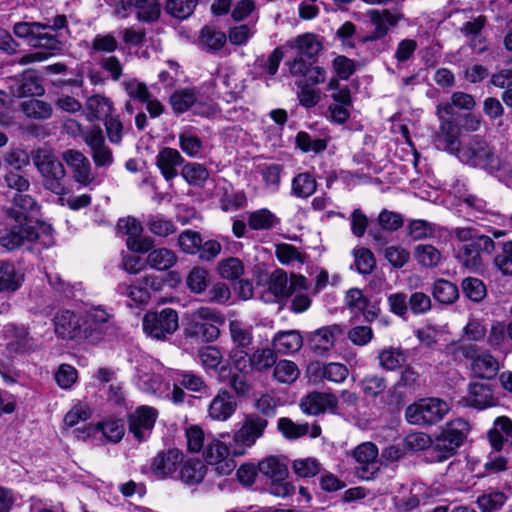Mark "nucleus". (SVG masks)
I'll return each mask as SVG.
<instances>
[{"label":"nucleus","mask_w":512,"mask_h":512,"mask_svg":"<svg viewBox=\"0 0 512 512\" xmlns=\"http://www.w3.org/2000/svg\"><path fill=\"white\" fill-rule=\"evenodd\" d=\"M40 210L41 205L33 196L25 193L16 194L7 213L10 229L0 231V245L7 250H14L24 241L40 239L39 230L45 234L43 244H52L51 227L37 220Z\"/></svg>","instance_id":"nucleus-1"},{"label":"nucleus","mask_w":512,"mask_h":512,"mask_svg":"<svg viewBox=\"0 0 512 512\" xmlns=\"http://www.w3.org/2000/svg\"><path fill=\"white\" fill-rule=\"evenodd\" d=\"M463 164L485 170L500 181L512 179V164L506 157L497 155L494 148L478 136L462 143L456 156Z\"/></svg>","instance_id":"nucleus-2"},{"label":"nucleus","mask_w":512,"mask_h":512,"mask_svg":"<svg viewBox=\"0 0 512 512\" xmlns=\"http://www.w3.org/2000/svg\"><path fill=\"white\" fill-rule=\"evenodd\" d=\"M118 332L113 313L103 307H91L82 313L83 343L95 345L115 337Z\"/></svg>","instance_id":"nucleus-3"},{"label":"nucleus","mask_w":512,"mask_h":512,"mask_svg":"<svg viewBox=\"0 0 512 512\" xmlns=\"http://www.w3.org/2000/svg\"><path fill=\"white\" fill-rule=\"evenodd\" d=\"M32 161L43 179V187L50 192L63 196L68 190L64 184L66 171L53 150L38 148L32 153Z\"/></svg>","instance_id":"nucleus-4"},{"label":"nucleus","mask_w":512,"mask_h":512,"mask_svg":"<svg viewBox=\"0 0 512 512\" xmlns=\"http://www.w3.org/2000/svg\"><path fill=\"white\" fill-rule=\"evenodd\" d=\"M322 49L316 36L310 33L302 34L283 45L285 53L291 54V59L285 65L292 76H305L310 64L306 59L314 58Z\"/></svg>","instance_id":"nucleus-5"},{"label":"nucleus","mask_w":512,"mask_h":512,"mask_svg":"<svg viewBox=\"0 0 512 512\" xmlns=\"http://www.w3.org/2000/svg\"><path fill=\"white\" fill-rule=\"evenodd\" d=\"M173 370L154 359H147L137 369V387L147 394L168 398Z\"/></svg>","instance_id":"nucleus-6"},{"label":"nucleus","mask_w":512,"mask_h":512,"mask_svg":"<svg viewBox=\"0 0 512 512\" xmlns=\"http://www.w3.org/2000/svg\"><path fill=\"white\" fill-rule=\"evenodd\" d=\"M223 321L222 315L216 310L200 307L191 314L185 335L201 342H213L220 334L218 326Z\"/></svg>","instance_id":"nucleus-7"},{"label":"nucleus","mask_w":512,"mask_h":512,"mask_svg":"<svg viewBox=\"0 0 512 512\" xmlns=\"http://www.w3.org/2000/svg\"><path fill=\"white\" fill-rule=\"evenodd\" d=\"M486 335L485 325L477 319H470L464 326L460 339L446 345L445 353L455 360H460L461 357L473 358L478 351L476 344L483 342Z\"/></svg>","instance_id":"nucleus-8"},{"label":"nucleus","mask_w":512,"mask_h":512,"mask_svg":"<svg viewBox=\"0 0 512 512\" xmlns=\"http://www.w3.org/2000/svg\"><path fill=\"white\" fill-rule=\"evenodd\" d=\"M142 326L147 336L156 340H166L179 328L178 313L172 308L147 312L143 317Z\"/></svg>","instance_id":"nucleus-9"},{"label":"nucleus","mask_w":512,"mask_h":512,"mask_svg":"<svg viewBox=\"0 0 512 512\" xmlns=\"http://www.w3.org/2000/svg\"><path fill=\"white\" fill-rule=\"evenodd\" d=\"M450 407L439 398H424L409 405L405 411L407 421L415 425L434 424L444 418Z\"/></svg>","instance_id":"nucleus-10"},{"label":"nucleus","mask_w":512,"mask_h":512,"mask_svg":"<svg viewBox=\"0 0 512 512\" xmlns=\"http://www.w3.org/2000/svg\"><path fill=\"white\" fill-rule=\"evenodd\" d=\"M170 104L173 111L178 114L192 109L195 114L208 117L216 112L213 101L201 95L195 88L175 91L170 97Z\"/></svg>","instance_id":"nucleus-11"},{"label":"nucleus","mask_w":512,"mask_h":512,"mask_svg":"<svg viewBox=\"0 0 512 512\" xmlns=\"http://www.w3.org/2000/svg\"><path fill=\"white\" fill-rule=\"evenodd\" d=\"M226 434L219 437L208 436L203 450V457L209 465L215 466L217 472L222 475H229L236 467L232 455V443L228 446L224 438Z\"/></svg>","instance_id":"nucleus-12"},{"label":"nucleus","mask_w":512,"mask_h":512,"mask_svg":"<svg viewBox=\"0 0 512 512\" xmlns=\"http://www.w3.org/2000/svg\"><path fill=\"white\" fill-rule=\"evenodd\" d=\"M267 420L255 415H248L232 439V455L243 456L257 439L262 437Z\"/></svg>","instance_id":"nucleus-13"},{"label":"nucleus","mask_w":512,"mask_h":512,"mask_svg":"<svg viewBox=\"0 0 512 512\" xmlns=\"http://www.w3.org/2000/svg\"><path fill=\"white\" fill-rule=\"evenodd\" d=\"M14 34L25 38L35 47H43L52 51H59L62 42L53 33L47 31V26L39 22H18L13 27Z\"/></svg>","instance_id":"nucleus-14"},{"label":"nucleus","mask_w":512,"mask_h":512,"mask_svg":"<svg viewBox=\"0 0 512 512\" xmlns=\"http://www.w3.org/2000/svg\"><path fill=\"white\" fill-rule=\"evenodd\" d=\"M82 138L90 149V155L96 167H109L113 164L112 150L106 144L103 131L99 126L87 129Z\"/></svg>","instance_id":"nucleus-15"},{"label":"nucleus","mask_w":512,"mask_h":512,"mask_svg":"<svg viewBox=\"0 0 512 512\" xmlns=\"http://www.w3.org/2000/svg\"><path fill=\"white\" fill-rule=\"evenodd\" d=\"M117 229L120 233L127 235L126 246L133 252L146 253L154 246L153 239L142 236L143 227L134 217L119 219Z\"/></svg>","instance_id":"nucleus-16"},{"label":"nucleus","mask_w":512,"mask_h":512,"mask_svg":"<svg viewBox=\"0 0 512 512\" xmlns=\"http://www.w3.org/2000/svg\"><path fill=\"white\" fill-rule=\"evenodd\" d=\"M159 416L158 410L152 406L141 405L128 416L129 431L139 441L146 440Z\"/></svg>","instance_id":"nucleus-17"},{"label":"nucleus","mask_w":512,"mask_h":512,"mask_svg":"<svg viewBox=\"0 0 512 512\" xmlns=\"http://www.w3.org/2000/svg\"><path fill=\"white\" fill-rule=\"evenodd\" d=\"M356 463V474L363 480H371L379 470L377 458L379 451L372 442H364L358 445L352 452Z\"/></svg>","instance_id":"nucleus-18"},{"label":"nucleus","mask_w":512,"mask_h":512,"mask_svg":"<svg viewBox=\"0 0 512 512\" xmlns=\"http://www.w3.org/2000/svg\"><path fill=\"white\" fill-rule=\"evenodd\" d=\"M440 125L439 131L435 135V146L442 151H446L457 156L462 143L459 142L460 128L456 125V118L438 116Z\"/></svg>","instance_id":"nucleus-19"},{"label":"nucleus","mask_w":512,"mask_h":512,"mask_svg":"<svg viewBox=\"0 0 512 512\" xmlns=\"http://www.w3.org/2000/svg\"><path fill=\"white\" fill-rule=\"evenodd\" d=\"M54 331L62 339L83 343L82 314L69 310L59 312L54 318Z\"/></svg>","instance_id":"nucleus-20"},{"label":"nucleus","mask_w":512,"mask_h":512,"mask_svg":"<svg viewBox=\"0 0 512 512\" xmlns=\"http://www.w3.org/2000/svg\"><path fill=\"white\" fill-rule=\"evenodd\" d=\"M182 460L183 454L178 449L160 451L151 461L150 472L157 479H166L177 471Z\"/></svg>","instance_id":"nucleus-21"},{"label":"nucleus","mask_w":512,"mask_h":512,"mask_svg":"<svg viewBox=\"0 0 512 512\" xmlns=\"http://www.w3.org/2000/svg\"><path fill=\"white\" fill-rule=\"evenodd\" d=\"M238 403L226 389H220L208 406V417L212 421L225 422L236 412Z\"/></svg>","instance_id":"nucleus-22"},{"label":"nucleus","mask_w":512,"mask_h":512,"mask_svg":"<svg viewBox=\"0 0 512 512\" xmlns=\"http://www.w3.org/2000/svg\"><path fill=\"white\" fill-rule=\"evenodd\" d=\"M306 288V278L301 275H288L283 270H275L269 279V290L277 297H287L297 289Z\"/></svg>","instance_id":"nucleus-23"},{"label":"nucleus","mask_w":512,"mask_h":512,"mask_svg":"<svg viewBox=\"0 0 512 512\" xmlns=\"http://www.w3.org/2000/svg\"><path fill=\"white\" fill-rule=\"evenodd\" d=\"M344 335V329L339 324L323 326L310 333L309 342L313 351L319 355L330 351L338 338Z\"/></svg>","instance_id":"nucleus-24"},{"label":"nucleus","mask_w":512,"mask_h":512,"mask_svg":"<svg viewBox=\"0 0 512 512\" xmlns=\"http://www.w3.org/2000/svg\"><path fill=\"white\" fill-rule=\"evenodd\" d=\"M62 158L71 168L73 178L77 183L88 186L94 180L90 161L82 152L69 149L63 152Z\"/></svg>","instance_id":"nucleus-25"},{"label":"nucleus","mask_w":512,"mask_h":512,"mask_svg":"<svg viewBox=\"0 0 512 512\" xmlns=\"http://www.w3.org/2000/svg\"><path fill=\"white\" fill-rule=\"evenodd\" d=\"M345 304L351 313L362 314L367 322L374 321L380 312L378 304H371L358 288H351L346 292Z\"/></svg>","instance_id":"nucleus-26"},{"label":"nucleus","mask_w":512,"mask_h":512,"mask_svg":"<svg viewBox=\"0 0 512 512\" xmlns=\"http://www.w3.org/2000/svg\"><path fill=\"white\" fill-rule=\"evenodd\" d=\"M337 398L330 393L313 392L303 397L300 408L308 415H318L326 411L334 413L337 409Z\"/></svg>","instance_id":"nucleus-27"},{"label":"nucleus","mask_w":512,"mask_h":512,"mask_svg":"<svg viewBox=\"0 0 512 512\" xmlns=\"http://www.w3.org/2000/svg\"><path fill=\"white\" fill-rule=\"evenodd\" d=\"M367 16L374 27L371 35L368 37L370 40H379L385 37L389 29L396 26L402 18L401 14L392 13L387 9H370L367 11Z\"/></svg>","instance_id":"nucleus-28"},{"label":"nucleus","mask_w":512,"mask_h":512,"mask_svg":"<svg viewBox=\"0 0 512 512\" xmlns=\"http://www.w3.org/2000/svg\"><path fill=\"white\" fill-rule=\"evenodd\" d=\"M185 162L181 153L171 147H165L156 156V166L166 181H171L178 176V167Z\"/></svg>","instance_id":"nucleus-29"},{"label":"nucleus","mask_w":512,"mask_h":512,"mask_svg":"<svg viewBox=\"0 0 512 512\" xmlns=\"http://www.w3.org/2000/svg\"><path fill=\"white\" fill-rule=\"evenodd\" d=\"M464 400L468 406L477 409L496 405V399L493 397L490 386L486 383H471Z\"/></svg>","instance_id":"nucleus-30"},{"label":"nucleus","mask_w":512,"mask_h":512,"mask_svg":"<svg viewBox=\"0 0 512 512\" xmlns=\"http://www.w3.org/2000/svg\"><path fill=\"white\" fill-rule=\"evenodd\" d=\"M476 106L475 98L468 93L457 91L451 95L450 101L440 103L437 106V115L445 117H454V109L471 111Z\"/></svg>","instance_id":"nucleus-31"},{"label":"nucleus","mask_w":512,"mask_h":512,"mask_svg":"<svg viewBox=\"0 0 512 512\" xmlns=\"http://www.w3.org/2000/svg\"><path fill=\"white\" fill-rule=\"evenodd\" d=\"M87 119L89 121L107 119L113 112V102L106 96L95 94L85 103Z\"/></svg>","instance_id":"nucleus-32"},{"label":"nucleus","mask_w":512,"mask_h":512,"mask_svg":"<svg viewBox=\"0 0 512 512\" xmlns=\"http://www.w3.org/2000/svg\"><path fill=\"white\" fill-rule=\"evenodd\" d=\"M155 279L153 277H144L135 284L122 283L118 286V291L138 304L147 303L150 299L148 286L153 287Z\"/></svg>","instance_id":"nucleus-33"},{"label":"nucleus","mask_w":512,"mask_h":512,"mask_svg":"<svg viewBox=\"0 0 512 512\" xmlns=\"http://www.w3.org/2000/svg\"><path fill=\"white\" fill-rule=\"evenodd\" d=\"M505 439L512 440V421L502 416L495 419L493 427L488 431V440L492 449L500 452Z\"/></svg>","instance_id":"nucleus-34"},{"label":"nucleus","mask_w":512,"mask_h":512,"mask_svg":"<svg viewBox=\"0 0 512 512\" xmlns=\"http://www.w3.org/2000/svg\"><path fill=\"white\" fill-rule=\"evenodd\" d=\"M482 253L486 252L476 242L465 243L458 248L456 257L463 267L471 271H477L483 265Z\"/></svg>","instance_id":"nucleus-35"},{"label":"nucleus","mask_w":512,"mask_h":512,"mask_svg":"<svg viewBox=\"0 0 512 512\" xmlns=\"http://www.w3.org/2000/svg\"><path fill=\"white\" fill-rule=\"evenodd\" d=\"M19 109L27 118L33 120H47L53 115L52 104L38 98L22 101Z\"/></svg>","instance_id":"nucleus-36"},{"label":"nucleus","mask_w":512,"mask_h":512,"mask_svg":"<svg viewBox=\"0 0 512 512\" xmlns=\"http://www.w3.org/2000/svg\"><path fill=\"white\" fill-rule=\"evenodd\" d=\"M470 359L472 360V371L476 376L491 379L497 375L500 368L499 362L491 354L479 353L478 350L476 355Z\"/></svg>","instance_id":"nucleus-37"},{"label":"nucleus","mask_w":512,"mask_h":512,"mask_svg":"<svg viewBox=\"0 0 512 512\" xmlns=\"http://www.w3.org/2000/svg\"><path fill=\"white\" fill-rule=\"evenodd\" d=\"M451 234L459 241L466 243L476 242L481 246L487 254H491L495 249V243L492 238L487 235L480 234L476 229L471 227H457Z\"/></svg>","instance_id":"nucleus-38"},{"label":"nucleus","mask_w":512,"mask_h":512,"mask_svg":"<svg viewBox=\"0 0 512 512\" xmlns=\"http://www.w3.org/2000/svg\"><path fill=\"white\" fill-rule=\"evenodd\" d=\"M274 349L280 354L297 352L303 344L302 336L296 330L280 331L272 340Z\"/></svg>","instance_id":"nucleus-39"},{"label":"nucleus","mask_w":512,"mask_h":512,"mask_svg":"<svg viewBox=\"0 0 512 512\" xmlns=\"http://www.w3.org/2000/svg\"><path fill=\"white\" fill-rule=\"evenodd\" d=\"M45 92L40 77L33 70H26L17 83L14 95L17 97L41 96Z\"/></svg>","instance_id":"nucleus-40"},{"label":"nucleus","mask_w":512,"mask_h":512,"mask_svg":"<svg viewBox=\"0 0 512 512\" xmlns=\"http://www.w3.org/2000/svg\"><path fill=\"white\" fill-rule=\"evenodd\" d=\"M317 186V181L311 173H298L291 181V195L296 198L307 199L316 192Z\"/></svg>","instance_id":"nucleus-41"},{"label":"nucleus","mask_w":512,"mask_h":512,"mask_svg":"<svg viewBox=\"0 0 512 512\" xmlns=\"http://www.w3.org/2000/svg\"><path fill=\"white\" fill-rule=\"evenodd\" d=\"M147 253V264L152 269L158 271L168 270L177 262V256L175 252L165 247L155 249L152 247Z\"/></svg>","instance_id":"nucleus-42"},{"label":"nucleus","mask_w":512,"mask_h":512,"mask_svg":"<svg viewBox=\"0 0 512 512\" xmlns=\"http://www.w3.org/2000/svg\"><path fill=\"white\" fill-rule=\"evenodd\" d=\"M180 149L191 158L198 157L203 150V141L194 128L184 127L178 134Z\"/></svg>","instance_id":"nucleus-43"},{"label":"nucleus","mask_w":512,"mask_h":512,"mask_svg":"<svg viewBox=\"0 0 512 512\" xmlns=\"http://www.w3.org/2000/svg\"><path fill=\"white\" fill-rule=\"evenodd\" d=\"M229 333L233 349H248L253 342L252 327L237 319L229 321Z\"/></svg>","instance_id":"nucleus-44"},{"label":"nucleus","mask_w":512,"mask_h":512,"mask_svg":"<svg viewBox=\"0 0 512 512\" xmlns=\"http://www.w3.org/2000/svg\"><path fill=\"white\" fill-rule=\"evenodd\" d=\"M258 471L271 481L284 480L288 476L287 465L276 456H269L258 463Z\"/></svg>","instance_id":"nucleus-45"},{"label":"nucleus","mask_w":512,"mask_h":512,"mask_svg":"<svg viewBox=\"0 0 512 512\" xmlns=\"http://www.w3.org/2000/svg\"><path fill=\"white\" fill-rule=\"evenodd\" d=\"M460 446L461 445L456 442V439L442 429L433 442L432 451L435 453V459L442 462L452 456Z\"/></svg>","instance_id":"nucleus-46"},{"label":"nucleus","mask_w":512,"mask_h":512,"mask_svg":"<svg viewBox=\"0 0 512 512\" xmlns=\"http://www.w3.org/2000/svg\"><path fill=\"white\" fill-rule=\"evenodd\" d=\"M129 6L135 11L137 19L143 22L156 21L161 13L157 0H129Z\"/></svg>","instance_id":"nucleus-47"},{"label":"nucleus","mask_w":512,"mask_h":512,"mask_svg":"<svg viewBox=\"0 0 512 512\" xmlns=\"http://www.w3.org/2000/svg\"><path fill=\"white\" fill-rule=\"evenodd\" d=\"M206 475V466L199 459L187 460L180 470V479L187 485L199 484Z\"/></svg>","instance_id":"nucleus-48"},{"label":"nucleus","mask_w":512,"mask_h":512,"mask_svg":"<svg viewBox=\"0 0 512 512\" xmlns=\"http://www.w3.org/2000/svg\"><path fill=\"white\" fill-rule=\"evenodd\" d=\"M414 258L425 268H435L442 261V253L433 245L419 244L414 248Z\"/></svg>","instance_id":"nucleus-49"},{"label":"nucleus","mask_w":512,"mask_h":512,"mask_svg":"<svg viewBox=\"0 0 512 512\" xmlns=\"http://www.w3.org/2000/svg\"><path fill=\"white\" fill-rule=\"evenodd\" d=\"M507 499L504 492L490 489L477 497L476 504L481 512H496L503 507Z\"/></svg>","instance_id":"nucleus-50"},{"label":"nucleus","mask_w":512,"mask_h":512,"mask_svg":"<svg viewBox=\"0 0 512 512\" xmlns=\"http://www.w3.org/2000/svg\"><path fill=\"white\" fill-rule=\"evenodd\" d=\"M432 294L434 298L442 304H452L459 297V290L456 284L438 279L434 282Z\"/></svg>","instance_id":"nucleus-51"},{"label":"nucleus","mask_w":512,"mask_h":512,"mask_svg":"<svg viewBox=\"0 0 512 512\" xmlns=\"http://www.w3.org/2000/svg\"><path fill=\"white\" fill-rule=\"evenodd\" d=\"M226 43V35L214 27L205 26L201 30L199 45L206 51H217Z\"/></svg>","instance_id":"nucleus-52"},{"label":"nucleus","mask_w":512,"mask_h":512,"mask_svg":"<svg viewBox=\"0 0 512 512\" xmlns=\"http://www.w3.org/2000/svg\"><path fill=\"white\" fill-rule=\"evenodd\" d=\"M172 381H176L183 388L191 392H203L207 385L201 376L185 370L173 371Z\"/></svg>","instance_id":"nucleus-53"},{"label":"nucleus","mask_w":512,"mask_h":512,"mask_svg":"<svg viewBox=\"0 0 512 512\" xmlns=\"http://www.w3.org/2000/svg\"><path fill=\"white\" fill-rule=\"evenodd\" d=\"M93 431H101L103 437L113 443L119 442L125 433L124 424L121 420L108 419L103 422H99L94 427H91Z\"/></svg>","instance_id":"nucleus-54"},{"label":"nucleus","mask_w":512,"mask_h":512,"mask_svg":"<svg viewBox=\"0 0 512 512\" xmlns=\"http://www.w3.org/2000/svg\"><path fill=\"white\" fill-rule=\"evenodd\" d=\"M274 366L273 376L279 383L292 384L300 375V370L293 361L280 360Z\"/></svg>","instance_id":"nucleus-55"},{"label":"nucleus","mask_w":512,"mask_h":512,"mask_svg":"<svg viewBox=\"0 0 512 512\" xmlns=\"http://www.w3.org/2000/svg\"><path fill=\"white\" fill-rule=\"evenodd\" d=\"M316 371L323 379L337 384L344 382L349 375L348 368L338 362L317 365Z\"/></svg>","instance_id":"nucleus-56"},{"label":"nucleus","mask_w":512,"mask_h":512,"mask_svg":"<svg viewBox=\"0 0 512 512\" xmlns=\"http://www.w3.org/2000/svg\"><path fill=\"white\" fill-rule=\"evenodd\" d=\"M181 176L184 180L193 186H200L205 183L209 177L208 170L204 165L193 162L187 163L181 170Z\"/></svg>","instance_id":"nucleus-57"},{"label":"nucleus","mask_w":512,"mask_h":512,"mask_svg":"<svg viewBox=\"0 0 512 512\" xmlns=\"http://www.w3.org/2000/svg\"><path fill=\"white\" fill-rule=\"evenodd\" d=\"M21 286V277L17 275L12 263L0 265V293L4 291H16Z\"/></svg>","instance_id":"nucleus-58"},{"label":"nucleus","mask_w":512,"mask_h":512,"mask_svg":"<svg viewBox=\"0 0 512 512\" xmlns=\"http://www.w3.org/2000/svg\"><path fill=\"white\" fill-rule=\"evenodd\" d=\"M146 225L151 233L159 237H167L176 232L174 223L160 214L149 216Z\"/></svg>","instance_id":"nucleus-59"},{"label":"nucleus","mask_w":512,"mask_h":512,"mask_svg":"<svg viewBox=\"0 0 512 512\" xmlns=\"http://www.w3.org/2000/svg\"><path fill=\"white\" fill-rule=\"evenodd\" d=\"M196 7V0H166L165 11L174 18H188Z\"/></svg>","instance_id":"nucleus-60"},{"label":"nucleus","mask_w":512,"mask_h":512,"mask_svg":"<svg viewBox=\"0 0 512 512\" xmlns=\"http://www.w3.org/2000/svg\"><path fill=\"white\" fill-rule=\"evenodd\" d=\"M220 276L226 280L238 279L244 273L242 261L236 257L221 260L217 267Z\"/></svg>","instance_id":"nucleus-61"},{"label":"nucleus","mask_w":512,"mask_h":512,"mask_svg":"<svg viewBox=\"0 0 512 512\" xmlns=\"http://www.w3.org/2000/svg\"><path fill=\"white\" fill-rule=\"evenodd\" d=\"M296 145L303 152L320 153L327 148V140L323 138H313L307 132L301 131L296 135Z\"/></svg>","instance_id":"nucleus-62"},{"label":"nucleus","mask_w":512,"mask_h":512,"mask_svg":"<svg viewBox=\"0 0 512 512\" xmlns=\"http://www.w3.org/2000/svg\"><path fill=\"white\" fill-rule=\"evenodd\" d=\"M276 354L272 349H257L251 354L252 369L263 372L274 366Z\"/></svg>","instance_id":"nucleus-63"},{"label":"nucleus","mask_w":512,"mask_h":512,"mask_svg":"<svg viewBox=\"0 0 512 512\" xmlns=\"http://www.w3.org/2000/svg\"><path fill=\"white\" fill-rule=\"evenodd\" d=\"M361 388L367 397L375 398L386 390L387 382L384 377L370 374L362 379Z\"/></svg>","instance_id":"nucleus-64"}]
</instances>
